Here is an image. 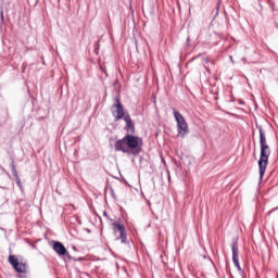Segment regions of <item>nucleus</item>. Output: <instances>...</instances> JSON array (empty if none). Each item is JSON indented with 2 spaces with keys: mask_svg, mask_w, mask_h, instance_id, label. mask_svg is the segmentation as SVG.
Here are the masks:
<instances>
[{
  "mask_svg": "<svg viewBox=\"0 0 278 278\" xmlns=\"http://www.w3.org/2000/svg\"><path fill=\"white\" fill-rule=\"evenodd\" d=\"M124 121L126 123L124 129L127 131V135L115 142V151H121L128 155H140V152L142 151L140 138L134 136V134H136V124H134V121H131V116L128 113L124 116Z\"/></svg>",
  "mask_w": 278,
  "mask_h": 278,
  "instance_id": "f257e3e1",
  "label": "nucleus"
},
{
  "mask_svg": "<svg viewBox=\"0 0 278 278\" xmlns=\"http://www.w3.org/2000/svg\"><path fill=\"white\" fill-rule=\"evenodd\" d=\"M260 132L261 156L258 160L260 179H264L266 166H268V157H270V147L266 143V134L262 126H256Z\"/></svg>",
  "mask_w": 278,
  "mask_h": 278,
  "instance_id": "f03ea898",
  "label": "nucleus"
},
{
  "mask_svg": "<svg viewBox=\"0 0 278 278\" xmlns=\"http://www.w3.org/2000/svg\"><path fill=\"white\" fill-rule=\"evenodd\" d=\"M174 117L177 123V138H186L190 134V128H188V122L186 117L177 109H173Z\"/></svg>",
  "mask_w": 278,
  "mask_h": 278,
  "instance_id": "7ed1b4c3",
  "label": "nucleus"
},
{
  "mask_svg": "<svg viewBox=\"0 0 278 278\" xmlns=\"http://www.w3.org/2000/svg\"><path fill=\"white\" fill-rule=\"evenodd\" d=\"M111 112L115 121H121V118H125V116H127V114H125V109L123 108L119 98H115L114 104L111 108Z\"/></svg>",
  "mask_w": 278,
  "mask_h": 278,
  "instance_id": "20e7f679",
  "label": "nucleus"
},
{
  "mask_svg": "<svg viewBox=\"0 0 278 278\" xmlns=\"http://www.w3.org/2000/svg\"><path fill=\"white\" fill-rule=\"evenodd\" d=\"M113 231L116 233V229L119 232V237L117 240H121L122 244H127V230L125 229V225L118 222L113 223Z\"/></svg>",
  "mask_w": 278,
  "mask_h": 278,
  "instance_id": "39448f33",
  "label": "nucleus"
},
{
  "mask_svg": "<svg viewBox=\"0 0 278 278\" xmlns=\"http://www.w3.org/2000/svg\"><path fill=\"white\" fill-rule=\"evenodd\" d=\"M231 251H232V262L237 268V270H239L240 273H242V267L240 266V261L238 258L239 255V249H238V240H235L231 243Z\"/></svg>",
  "mask_w": 278,
  "mask_h": 278,
  "instance_id": "423d86ee",
  "label": "nucleus"
},
{
  "mask_svg": "<svg viewBox=\"0 0 278 278\" xmlns=\"http://www.w3.org/2000/svg\"><path fill=\"white\" fill-rule=\"evenodd\" d=\"M52 249L54 252H56L60 256H66L68 257V260H71V254L68 253V251L66 250V247H64V244L60 241H52Z\"/></svg>",
  "mask_w": 278,
  "mask_h": 278,
  "instance_id": "0eeeda50",
  "label": "nucleus"
},
{
  "mask_svg": "<svg viewBox=\"0 0 278 278\" xmlns=\"http://www.w3.org/2000/svg\"><path fill=\"white\" fill-rule=\"evenodd\" d=\"M10 166L13 177H15L16 185L21 190H23V182L21 181V177H18V172L16 170V165L14 164V161L11 162Z\"/></svg>",
  "mask_w": 278,
  "mask_h": 278,
  "instance_id": "6e6552de",
  "label": "nucleus"
},
{
  "mask_svg": "<svg viewBox=\"0 0 278 278\" xmlns=\"http://www.w3.org/2000/svg\"><path fill=\"white\" fill-rule=\"evenodd\" d=\"M14 270H16V273H27V264L18 262L17 266L14 267Z\"/></svg>",
  "mask_w": 278,
  "mask_h": 278,
  "instance_id": "1a4fd4ad",
  "label": "nucleus"
},
{
  "mask_svg": "<svg viewBox=\"0 0 278 278\" xmlns=\"http://www.w3.org/2000/svg\"><path fill=\"white\" fill-rule=\"evenodd\" d=\"M9 262H10L11 266H13V268L15 266H18V258H16L14 255L9 256Z\"/></svg>",
  "mask_w": 278,
  "mask_h": 278,
  "instance_id": "9d476101",
  "label": "nucleus"
},
{
  "mask_svg": "<svg viewBox=\"0 0 278 278\" xmlns=\"http://www.w3.org/2000/svg\"><path fill=\"white\" fill-rule=\"evenodd\" d=\"M206 64H212V66H214V63L212 61H206Z\"/></svg>",
  "mask_w": 278,
  "mask_h": 278,
  "instance_id": "9b49d317",
  "label": "nucleus"
},
{
  "mask_svg": "<svg viewBox=\"0 0 278 278\" xmlns=\"http://www.w3.org/2000/svg\"><path fill=\"white\" fill-rule=\"evenodd\" d=\"M187 42H188V43L190 42V37L187 38Z\"/></svg>",
  "mask_w": 278,
  "mask_h": 278,
  "instance_id": "f8f14e48",
  "label": "nucleus"
},
{
  "mask_svg": "<svg viewBox=\"0 0 278 278\" xmlns=\"http://www.w3.org/2000/svg\"><path fill=\"white\" fill-rule=\"evenodd\" d=\"M1 18H3V11H1Z\"/></svg>",
  "mask_w": 278,
  "mask_h": 278,
  "instance_id": "ddd939ff",
  "label": "nucleus"
},
{
  "mask_svg": "<svg viewBox=\"0 0 278 278\" xmlns=\"http://www.w3.org/2000/svg\"><path fill=\"white\" fill-rule=\"evenodd\" d=\"M104 216H108V213L104 212Z\"/></svg>",
  "mask_w": 278,
  "mask_h": 278,
  "instance_id": "4468645a",
  "label": "nucleus"
},
{
  "mask_svg": "<svg viewBox=\"0 0 278 278\" xmlns=\"http://www.w3.org/2000/svg\"><path fill=\"white\" fill-rule=\"evenodd\" d=\"M206 71L210 72V68L206 67Z\"/></svg>",
  "mask_w": 278,
  "mask_h": 278,
  "instance_id": "2eb2a0df",
  "label": "nucleus"
}]
</instances>
